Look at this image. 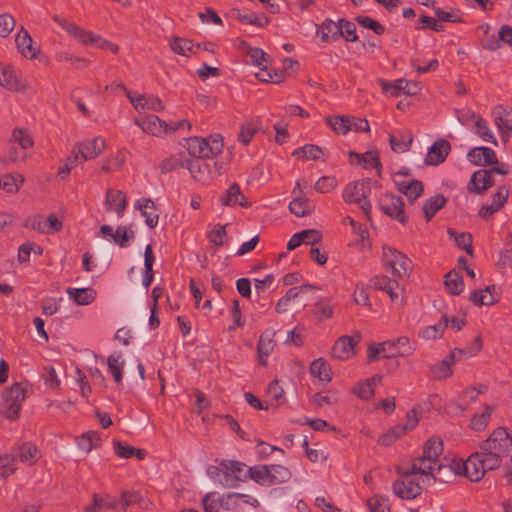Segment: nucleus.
I'll use <instances>...</instances> for the list:
<instances>
[{
  "label": "nucleus",
  "mask_w": 512,
  "mask_h": 512,
  "mask_svg": "<svg viewBox=\"0 0 512 512\" xmlns=\"http://www.w3.org/2000/svg\"><path fill=\"white\" fill-rule=\"evenodd\" d=\"M443 450V443L439 438L429 439L423 449L421 456L415 458L412 461L414 469L420 471L425 476L432 475L438 481H445L446 479L441 477L442 471L449 470L448 465H442L439 463V456Z\"/></svg>",
  "instance_id": "1"
},
{
  "label": "nucleus",
  "mask_w": 512,
  "mask_h": 512,
  "mask_svg": "<svg viewBox=\"0 0 512 512\" xmlns=\"http://www.w3.org/2000/svg\"><path fill=\"white\" fill-rule=\"evenodd\" d=\"M438 479L432 475L425 476L414 469V464L400 472L399 478L393 483V491L396 496L402 499L411 500L421 494L425 484H432Z\"/></svg>",
  "instance_id": "2"
},
{
  "label": "nucleus",
  "mask_w": 512,
  "mask_h": 512,
  "mask_svg": "<svg viewBox=\"0 0 512 512\" xmlns=\"http://www.w3.org/2000/svg\"><path fill=\"white\" fill-rule=\"evenodd\" d=\"M415 348L411 345L406 336H401L395 340L384 341L380 344H370L368 347V362L374 361L378 356L391 358L395 356H409Z\"/></svg>",
  "instance_id": "3"
},
{
  "label": "nucleus",
  "mask_w": 512,
  "mask_h": 512,
  "mask_svg": "<svg viewBox=\"0 0 512 512\" xmlns=\"http://www.w3.org/2000/svg\"><path fill=\"white\" fill-rule=\"evenodd\" d=\"M223 140L218 134L209 138L192 137L187 140V150L194 159H210L222 152Z\"/></svg>",
  "instance_id": "4"
},
{
  "label": "nucleus",
  "mask_w": 512,
  "mask_h": 512,
  "mask_svg": "<svg viewBox=\"0 0 512 512\" xmlns=\"http://www.w3.org/2000/svg\"><path fill=\"white\" fill-rule=\"evenodd\" d=\"M371 194V182L367 179L349 183L343 190L342 197L346 203H354L359 206L362 212L369 218L371 203L368 200Z\"/></svg>",
  "instance_id": "5"
},
{
  "label": "nucleus",
  "mask_w": 512,
  "mask_h": 512,
  "mask_svg": "<svg viewBox=\"0 0 512 512\" xmlns=\"http://www.w3.org/2000/svg\"><path fill=\"white\" fill-rule=\"evenodd\" d=\"M26 391V385L23 383H14L3 392L5 402L4 415L7 419L12 421L18 419L22 403L26 399Z\"/></svg>",
  "instance_id": "6"
},
{
  "label": "nucleus",
  "mask_w": 512,
  "mask_h": 512,
  "mask_svg": "<svg viewBox=\"0 0 512 512\" xmlns=\"http://www.w3.org/2000/svg\"><path fill=\"white\" fill-rule=\"evenodd\" d=\"M383 263L393 276L400 279L409 276L412 269L410 259L392 247H383Z\"/></svg>",
  "instance_id": "7"
},
{
  "label": "nucleus",
  "mask_w": 512,
  "mask_h": 512,
  "mask_svg": "<svg viewBox=\"0 0 512 512\" xmlns=\"http://www.w3.org/2000/svg\"><path fill=\"white\" fill-rule=\"evenodd\" d=\"M454 474H463L471 481H479L485 475L483 462L481 461V454L478 452L473 453L468 457L465 462L460 460H453L449 464V470Z\"/></svg>",
  "instance_id": "8"
},
{
  "label": "nucleus",
  "mask_w": 512,
  "mask_h": 512,
  "mask_svg": "<svg viewBox=\"0 0 512 512\" xmlns=\"http://www.w3.org/2000/svg\"><path fill=\"white\" fill-rule=\"evenodd\" d=\"M511 445V437L504 428L499 427L495 429L489 438L482 443L481 450L489 451L505 457L507 456Z\"/></svg>",
  "instance_id": "9"
},
{
  "label": "nucleus",
  "mask_w": 512,
  "mask_h": 512,
  "mask_svg": "<svg viewBox=\"0 0 512 512\" xmlns=\"http://www.w3.org/2000/svg\"><path fill=\"white\" fill-rule=\"evenodd\" d=\"M380 209L392 219L405 224L407 219L404 212V202L400 196L394 194H383L379 199Z\"/></svg>",
  "instance_id": "10"
},
{
  "label": "nucleus",
  "mask_w": 512,
  "mask_h": 512,
  "mask_svg": "<svg viewBox=\"0 0 512 512\" xmlns=\"http://www.w3.org/2000/svg\"><path fill=\"white\" fill-rule=\"evenodd\" d=\"M106 146L105 140L95 137L86 141L77 142L73 145L74 153L82 162L97 158L102 154Z\"/></svg>",
  "instance_id": "11"
},
{
  "label": "nucleus",
  "mask_w": 512,
  "mask_h": 512,
  "mask_svg": "<svg viewBox=\"0 0 512 512\" xmlns=\"http://www.w3.org/2000/svg\"><path fill=\"white\" fill-rule=\"evenodd\" d=\"M369 286L375 290L386 292L392 302L402 304L403 289L395 279H390L385 275H377L369 281Z\"/></svg>",
  "instance_id": "12"
},
{
  "label": "nucleus",
  "mask_w": 512,
  "mask_h": 512,
  "mask_svg": "<svg viewBox=\"0 0 512 512\" xmlns=\"http://www.w3.org/2000/svg\"><path fill=\"white\" fill-rule=\"evenodd\" d=\"M10 144H18L20 146L21 151H17L12 147L9 153V159L12 162H17L26 158V150L31 148L34 142L28 130L17 127L12 131Z\"/></svg>",
  "instance_id": "13"
},
{
  "label": "nucleus",
  "mask_w": 512,
  "mask_h": 512,
  "mask_svg": "<svg viewBox=\"0 0 512 512\" xmlns=\"http://www.w3.org/2000/svg\"><path fill=\"white\" fill-rule=\"evenodd\" d=\"M134 123L151 136L162 138L169 135L168 123L154 114L137 118Z\"/></svg>",
  "instance_id": "14"
},
{
  "label": "nucleus",
  "mask_w": 512,
  "mask_h": 512,
  "mask_svg": "<svg viewBox=\"0 0 512 512\" xmlns=\"http://www.w3.org/2000/svg\"><path fill=\"white\" fill-rule=\"evenodd\" d=\"M0 86L12 92H19L26 90L28 83L14 67L0 63Z\"/></svg>",
  "instance_id": "15"
},
{
  "label": "nucleus",
  "mask_w": 512,
  "mask_h": 512,
  "mask_svg": "<svg viewBox=\"0 0 512 512\" xmlns=\"http://www.w3.org/2000/svg\"><path fill=\"white\" fill-rule=\"evenodd\" d=\"M465 351L462 349H455L449 353L443 360L439 361L431 367V375L434 379L442 380L450 377L453 373L452 365L462 359V354Z\"/></svg>",
  "instance_id": "16"
},
{
  "label": "nucleus",
  "mask_w": 512,
  "mask_h": 512,
  "mask_svg": "<svg viewBox=\"0 0 512 512\" xmlns=\"http://www.w3.org/2000/svg\"><path fill=\"white\" fill-rule=\"evenodd\" d=\"M378 82L384 92H389L394 97L399 96L401 92L408 95H415L419 91L417 83L409 82L405 79H398L393 82L379 79Z\"/></svg>",
  "instance_id": "17"
},
{
  "label": "nucleus",
  "mask_w": 512,
  "mask_h": 512,
  "mask_svg": "<svg viewBox=\"0 0 512 512\" xmlns=\"http://www.w3.org/2000/svg\"><path fill=\"white\" fill-rule=\"evenodd\" d=\"M15 43L19 53L27 59H36L39 54L38 47L34 46V42L29 32L21 27L15 36Z\"/></svg>",
  "instance_id": "18"
},
{
  "label": "nucleus",
  "mask_w": 512,
  "mask_h": 512,
  "mask_svg": "<svg viewBox=\"0 0 512 512\" xmlns=\"http://www.w3.org/2000/svg\"><path fill=\"white\" fill-rule=\"evenodd\" d=\"M495 181L489 170H478L474 172L467 184V189L476 194H483L494 185Z\"/></svg>",
  "instance_id": "19"
},
{
  "label": "nucleus",
  "mask_w": 512,
  "mask_h": 512,
  "mask_svg": "<svg viewBox=\"0 0 512 512\" xmlns=\"http://www.w3.org/2000/svg\"><path fill=\"white\" fill-rule=\"evenodd\" d=\"M301 192L300 183L297 182L295 188L292 191V193L295 195V198L289 204L291 213L297 217L310 215L315 209V204L312 201L300 196Z\"/></svg>",
  "instance_id": "20"
},
{
  "label": "nucleus",
  "mask_w": 512,
  "mask_h": 512,
  "mask_svg": "<svg viewBox=\"0 0 512 512\" xmlns=\"http://www.w3.org/2000/svg\"><path fill=\"white\" fill-rule=\"evenodd\" d=\"M105 207L109 212H115L118 218H122L126 207L127 198L123 191L108 189L105 197Z\"/></svg>",
  "instance_id": "21"
},
{
  "label": "nucleus",
  "mask_w": 512,
  "mask_h": 512,
  "mask_svg": "<svg viewBox=\"0 0 512 512\" xmlns=\"http://www.w3.org/2000/svg\"><path fill=\"white\" fill-rule=\"evenodd\" d=\"M494 123L497 126L503 141L512 135V110L498 106L493 110Z\"/></svg>",
  "instance_id": "22"
},
{
  "label": "nucleus",
  "mask_w": 512,
  "mask_h": 512,
  "mask_svg": "<svg viewBox=\"0 0 512 512\" xmlns=\"http://www.w3.org/2000/svg\"><path fill=\"white\" fill-rule=\"evenodd\" d=\"M470 163L476 166H489L498 164L496 153L488 147H475L467 154Z\"/></svg>",
  "instance_id": "23"
},
{
  "label": "nucleus",
  "mask_w": 512,
  "mask_h": 512,
  "mask_svg": "<svg viewBox=\"0 0 512 512\" xmlns=\"http://www.w3.org/2000/svg\"><path fill=\"white\" fill-rule=\"evenodd\" d=\"M359 342V337L342 336L335 342L332 355L339 360H347L354 355V346Z\"/></svg>",
  "instance_id": "24"
},
{
  "label": "nucleus",
  "mask_w": 512,
  "mask_h": 512,
  "mask_svg": "<svg viewBox=\"0 0 512 512\" xmlns=\"http://www.w3.org/2000/svg\"><path fill=\"white\" fill-rule=\"evenodd\" d=\"M509 192L505 186H500L497 192L492 196L491 203L482 205L479 210V216L481 218H488L495 212L499 211L502 206L506 203Z\"/></svg>",
  "instance_id": "25"
},
{
  "label": "nucleus",
  "mask_w": 512,
  "mask_h": 512,
  "mask_svg": "<svg viewBox=\"0 0 512 512\" xmlns=\"http://www.w3.org/2000/svg\"><path fill=\"white\" fill-rule=\"evenodd\" d=\"M135 208L140 211L145 218L146 225L149 228H155L158 225L159 214L155 203L150 198H141L135 202Z\"/></svg>",
  "instance_id": "26"
},
{
  "label": "nucleus",
  "mask_w": 512,
  "mask_h": 512,
  "mask_svg": "<svg viewBox=\"0 0 512 512\" xmlns=\"http://www.w3.org/2000/svg\"><path fill=\"white\" fill-rule=\"evenodd\" d=\"M171 50L181 56L190 57L198 53L200 44H194L191 40L173 36L168 41Z\"/></svg>",
  "instance_id": "27"
},
{
  "label": "nucleus",
  "mask_w": 512,
  "mask_h": 512,
  "mask_svg": "<svg viewBox=\"0 0 512 512\" xmlns=\"http://www.w3.org/2000/svg\"><path fill=\"white\" fill-rule=\"evenodd\" d=\"M450 143L440 139L436 141L430 148L425 157V163L428 165H438L442 163L450 151Z\"/></svg>",
  "instance_id": "28"
},
{
  "label": "nucleus",
  "mask_w": 512,
  "mask_h": 512,
  "mask_svg": "<svg viewBox=\"0 0 512 512\" xmlns=\"http://www.w3.org/2000/svg\"><path fill=\"white\" fill-rule=\"evenodd\" d=\"M448 325L449 318L446 314H443L436 324L423 327L419 331V337L428 341L440 339Z\"/></svg>",
  "instance_id": "29"
},
{
  "label": "nucleus",
  "mask_w": 512,
  "mask_h": 512,
  "mask_svg": "<svg viewBox=\"0 0 512 512\" xmlns=\"http://www.w3.org/2000/svg\"><path fill=\"white\" fill-rule=\"evenodd\" d=\"M220 203L223 206H248L246 198L242 194L239 185L236 183L231 184L226 192L220 197Z\"/></svg>",
  "instance_id": "30"
},
{
  "label": "nucleus",
  "mask_w": 512,
  "mask_h": 512,
  "mask_svg": "<svg viewBox=\"0 0 512 512\" xmlns=\"http://www.w3.org/2000/svg\"><path fill=\"white\" fill-rule=\"evenodd\" d=\"M224 501L226 509H237L246 504L252 507H257L259 505L256 498L241 493H228L224 496Z\"/></svg>",
  "instance_id": "31"
},
{
  "label": "nucleus",
  "mask_w": 512,
  "mask_h": 512,
  "mask_svg": "<svg viewBox=\"0 0 512 512\" xmlns=\"http://www.w3.org/2000/svg\"><path fill=\"white\" fill-rule=\"evenodd\" d=\"M381 377L379 375H374L373 377L357 383L353 388L352 392L356 394L362 400H369L375 394V386L378 382H380Z\"/></svg>",
  "instance_id": "32"
},
{
  "label": "nucleus",
  "mask_w": 512,
  "mask_h": 512,
  "mask_svg": "<svg viewBox=\"0 0 512 512\" xmlns=\"http://www.w3.org/2000/svg\"><path fill=\"white\" fill-rule=\"evenodd\" d=\"M396 186L410 201L416 200L423 193V184L418 180L397 181Z\"/></svg>",
  "instance_id": "33"
},
{
  "label": "nucleus",
  "mask_w": 512,
  "mask_h": 512,
  "mask_svg": "<svg viewBox=\"0 0 512 512\" xmlns=\"http://www.w3.org/2000/svg\"><path fill=\"white\" fill-rule=\"evenodd\" d=\"M310 374L314 378H318L323 383H329L332 379V372L329 364L323 359L318 358L310 364Z\"/></svg>",
  "instance_id": "34"
},
{
  "label": "nucleus",
  "mask_w": 512,
  "mask_h": 512,
  "mask_svg": "<svg viewBox=\"0 0 512 512\" xmlns=\"http://www.w3.org/2000/svg\"><path fill=\"white\" fill-rule=\"evenodd\" d=\"M274 347L275 342L272 334L267 332L263 333L257 344L258 360L261 365L265 366L267 364V358L273 352Z\"/></svg>",
  "instance_id": "35"
},
{
  "label": "nucleus",
  "mask_w": 512,
  "mask_h": 512,
  "mask_svg": "<svg viewBox=\"0 0 512 512\" xmlns=\"http://www.w3.org/2000/svg\"><path fill=\"white\" fill-rule=\"evenodd\" d=\"M16 450L19 460L27 465L35 464L40 458V451L30 442L19 445Z\"/></svg>",
  "instance_id": "36"
},
{
  "label": "nucleus",
  "mask_w": 512,
  "mask_h": 512,
  "mask_svg": "<svg viewBox=\"0 0 512 512\" xmlns=\"http://www.w3.org/2000/svg\"><path fill=\"white\" fill-rule=\"evenodd\" d=\"M66 293L77 305H89L96 296L91 288H67Z\"/></svg>",
  "instance_id": "37"
},
{
  "label": "nucleus",
  "mask_w": 512,
  "mask_h": 512,
  "mask_svg": "<svg viewBox=\"0 0 512 512\" xmlns=\"http://www.w3.org/2000/svg\"><path fill=\"white\" fill-rule=\"evenodd\" d=\"M186 165L196 181L205 183L209 180V167L201 159L188 160Z\"/></svg>",
  "instance_id": "38"
},
{
  "label": "nucleus",
  "mask_w": 512,
  "mask_h": 512,
  "mask_svg": "<svg viewBox=\"0 0 512 512\" xmlns=\"http://www.w3.org/2000/svg\"><path fill=\"white\" fill-rule=\"evenodd\" d=\"M221 466L225 470L224 476L227 485H231L234 480H240L245 469V465L237 461H224Z\"/></svg>",
  "instance_id": "39"
},
{
  "label": "nucleus",
  "mask_w": 512,
  "mask_h": 512,
  "mask_svg": "<svg viewBox=\"0 0 512 512\" xmlns=\"http://www.w3.org/2000/svg\"><path fill=\"white\" fill-rule=\"evenodd\" d=\"M153 264H154V253L152 246L148 244L144 252V272L142 277L143 286L146 290L149 288L153 281Z\"/></svg>",
  "instance_id": "40"
},
{
  "label": "nucleus",
  "mask_w": 512,
  "mask_h": 512,
  "mask_svg": "<svg viewBox=\"0 0 512 512\" xmlns=\"http://www.w3.org/2000/svg\"><path fill=\"white\" fill-rule=\"evenodd\" d=\"M340 31L339 22L335 23L331 19H326L321 24L317 33L320 35L322 41L329 43L335 41L339 37Z\"/></svg>",
  "instance_id": "41"
},
{
  "label": "nucleus",
  "mask_w": 512,
  "mask_h": 512,
  "mask_svg": "<svg viewBox=\"0 0 512 512\" xmlns=\"http://www.w3.org/2000/svg\"><path fill=\"white\" fill-rule=\"evenodd\" d=\"M24 180V177L19 173L4 175L0 179V188L9 194H16Z\"/></svg>",
  "instance_id": "42"
},
{
  "label": "nucleus",
  "mask_w": 512,
  "mask_h": 512,
  "mask_svg": "<svg viewBox=\"0 0 512 512\" xmlns=\"http://www.w3.org/2000/svg\"><path fill=\"white\" fill-rule=\"evenodd\" d=\"M268 469L271 485L285 483L289 481L292 476L291 471L283 465H268Z\"/></svg>",
  "instance_id": "43"
},
{
  "label": "nucleus",
  "mask_w": 512,
  "mask_h": 512,
  "mask_svg": "<svg viewBox=\"0 0 512 512\" xmlns=\"http://www.w3.org/2000/svg\"><path fill=\"white\" fill-rule=\"evenodd\" d=\"M109 371L111 372L116 383H120L123 377V369L125 361L122 358V354L114 353L107 359Z\"/></svg>",
  "instance_id": "44"
},
{
  "label": "nucleus",
  "mask_w": 512,
  "mask_h": 512,
  "mask_svg": "<svg viewBox=\"0 0 512 512\" xmlns=\"http://www.w3.org/2000/svg\"><path fill=\"white\" fill-rule=\"evenodd\" d=\"M323 155V150L321 147L313 144H307L303 147L295 149L292 153V156L301 158L303 160H319Z\"/></svg>",
  "instance_id": "45"
},
{
  "label": "nucleus",
  "mask_w": 512,
  "mask_h": 512,
  "mask_svg": "<svg viewBox=\"0 0 512 512\" xmlns=\"http://www.w3.org/2000/svg\"><path fill=\"white\" fill-rule=\"evenodd\" d=\"M446 199L442 195H435L427 199L423 206V212L427 221H430L432 217L445 205Z\"/></svg>",
  "instance_id": "46"
},
{
  "label": "nucleus",
  "mask_w": 512,
  "mask_h": 512,
  "mask_svg": "<svg viewBox=\"0 0 512 512\" xmlns=\"http://www.w3.org/2000/svg\"><path fill=\"white\" fill-rule=\"evenodd\" d=\"M479 30H481L484 34L481 44L484 49L495 51L500 48V40L499 36L497 37L494 33H491L490 25L483 23L479 26Z\"/></svg>",
  "instance_id": "47"
},
{
  "label": "nucleus",
  "mask_w": 512,
  "mask_h": 512,
  "mask_svg": "<svg viewBox=\"0 0 512 512\" xmlns=\"http://www.w3.org/2000/svg\"><path fill=\"white\" fill-rule=\"evenodd\" d=\"M314 314L319 320L329 319L333 316V304L327 297H319L314 304Z\"/></svg>",
  "instance_id": "48"
},
{
  "label": "nucleus",
  "mask_w": 512,
  "mask_h": 512,
  "mask_svg": "<svg viewBox=\"0 0 512 512\" xmlns=\"http://www.w3.org/2000/svg\"><path fill=\"white\" fill-rule=\"evenodd\" d=\"M474 131L483 141L489 142L495 146L498 145L494 133L490 129L487 121L482 117L477 118V122L474 124Z\"/></svg>",
  "instance_id": "49"
},
{
  "label": "nucleus",
  "mask_w": 512,
  "mask_h": 512,
  "mask_svg": "<svg viewBox=\"0 0 512 512\" xmlns=\"http://www.w3.org/2000/svg\"><path fill=\"white\" fill-rule=\"evenodd\" d=\"M250 478L262 486H270L268 465H256L247 470Z\"/></svg>",
  "instance_id": "50"
},
{
  "label": "nucleus",
  "mask_w": 512,
  "mask_h": 512,
  "mask_svg": "<svg viewBox=\"0 0 512 512\" xmlns=\"http://www.w3.org/2000/svg\"><path fill=\"white\" fill-rule=\"evenodd\" d=\"M492 287H486L483 290H477L470 294V300L476 306L492 305L496 302V298L491 291Z\"/></svg>",
  "instance_id": "51"
},
{
  "label": "nucleus",
  "mask_w": 512,
  "mask_h": 512,
  "mask_svg": "<svg viewBox=\"0 0 512 512\" xmlns=\"http://www.w3.org/2000/svg\"><path fill=\"white\" fill-rule=\"evenodd\" d=\"M16 460L15 454L9 453L0 456V478L6 479L16 471Z\"/></svg>",
  "instance_id": "52"
},
{
  "label": "nucleus",
  "mask_w": 512,
  "mask_h": 512,
  "mask_svg": "<svg viewBox=\"0 0 512 512\" xmlns=\"http://www.w3.org/2000/svg\"><path fill=\"white\" fill-rule=\"evenodd\" d=\"M444 283L447 290L453 295L460 294L464 289V282L462 277L454 271L446 274Z\"/></svg>",
  "instance_id": "53"
},
{
  "label": "nucleus",
  "mask_w": 512,
  "mask_h": 512,
  "mask_svg": "<svg viewBox=\"0 0 512 512\" xmlns=\"http://www.w3.org/2000/svg\"><path fill=\"white\" fill-rule=\"evenodd\" d=\"M326 122L329 127L338 134L345 135L350 132V116L327 117Z\"/></svg>",
  "instance_id": "54"
},
{
  "label": "nucleus",
  "mask_w": 512,
  "mask_h": 512,
  "mask_svg": "<svg viewBox=\"0 0 512 512\" xmlns=\"http://www.w3.org/2000/svg\"><path fill=\"white\" fill-rule=\"evenodd\" d=\"M224 496L216 497L215 492L207 493L202 499V505L205 512H219L221 507H225Z\"/></svg>",
  "instance_id": "55"
},
{
  "label": "nucleus",
  "mask_w": 512,
  "mask_h": 512,
  "mask_svg": "<svg viewBox=\"0 0 512 512\" xmlns=\"http://www.w3.org/2000/svg\"><path fill=\"white\" fill-rule=\"evenodd\" d=\"M100 437L97 432L89 431L83 433L77 441L79 449L84 451L85 453H89L97 444Z\"/></svg>",
  "instance_id": "56"
},
{
  "label": "nucleus",
  "mask_w": 512,
  "mask_h": 512,
  "mask_svg": "<svg viewBox=\"0 0 512 512\" xmlns=\"http://www.w3.org/2000/svg\"><path fill=\"white\" fill-rule=\"evenodd\" d=\"M82 162L77 154L74 153V149L72 148L71 154L66 157L63 161V164L58 169V177L61 180H66L71 172V170L79 163Z\"/></svg>",
  "instance_id": "57"
},
{
  "label": "nucleus",
  "mask_w": 512,
  "mask_h": 512,
  "mask_svg": "<svg viewBox=\"0 0 512 512\" xmlns=\"http://www.w3.org/2000/svg\"><path fill=\"white\" fill-rule=\"evenodd\" d=\"M350 157L357 159L358 164H361L365 168H378L380 167V161L378 156L373 152H366L364 154H358L350 152Z\"/></svg>",
  "instance_id": "58"
},
{
  "label": "nucleus",
  "mask_w": 512,
  "mask_h": 512,
  "mask_svg": "<svg viewBox=\"0 0 512 512\" xmlns=\"http://www.w3.org/2000/svg\"><path fill=\"white\" fill-rule=\"evenodd\" d=\"M479 453L481 454V461L483 462L485 473L488 470H494L498 468L502 463L503 457L500 455L484 450H481Z\"/></svg>",
  "instance_id": "59"
},
{
  "label": "nucleus",
  "mask_w": 512,
  "mask_h": 512,
  "mask_svg": "<svg viewBox=\"0 0 512 512\" xmlns=\"http://www.w3.org/2000/svg\"><path fill=\"white\" fill-rule=\"evenodd\" d=\"M259 125L255 122H245L241 125L238 139L243 145H248L255 133L258 131Z\"/></svg>",
  "instance_id": "60"
},
{
  "label": "nucleus",
  "mask_w": 512,
  "mask_h": 512,
  "mask_svg": "<svg viewBox=\"0 0 512 512\" xmlns=\"http://www.w3.org/2000/svg\"><path fill=\"white\" fill-rule=\"evenodd\" d=\"M491 411L492 409L489 406H485L484 411L472 418L470 427L475 431H482L485 429L488 422L490 421Z\"/></svg>",
  "instance_id": "61"
},
{
  "label": "nucleus",
  "mask_w": 512,
  "mask_h": 512,
  "mask_svg": "<svg viewBox=\"0 0 512 512\" xmlns=\"http://www.w3.org/2000/svg\"><path fill=\"white\" fill-rule=\"evenodd\" d=\"M55 59L58 62H70L72 65H75L77 68H84L88 65V60L82 57L74 56L73 54L67 51H59L55 55Z\"/></svg>",
  "instance_id": "62"
},
{
  "label": "nucleus",
  "mask_w": 512,
  "mask_h": 512,
  "mask_svg": "<svg viewBox=\"0 0 512 512\" xmlns=\"http://www.w3.org/2000/svg\"><path fill=\"white\" fill-rule=\"evenodd\" d=\"M498 265L512 269V232L507 235L505 248L500 252Z\"/></svg>",
  "instance_id": "63"
},
{
  "label": "nucleus",
  "mask_w": 512,
  "mask_h": 512,
  "mask_svg": "<svg viewBox=\"0 0 512 512\" xmlns=\"http://www.w3.org/2000/svg\"><path fill=\"white\" fill-rule=\"evenodd\" d=\"M367 504L370 512H390L388 499L381 495H374Z\"/></svg>",
  "instance_id": "64"
}]
</instances>
